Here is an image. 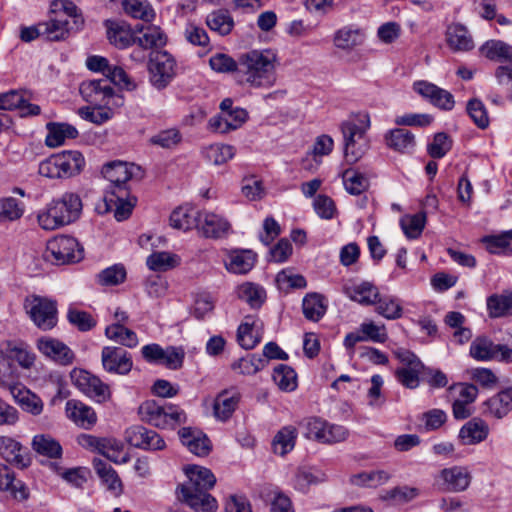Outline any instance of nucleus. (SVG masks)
I'll use <instances>...</instances> for the list:
<instances>
[{"instance_id":"obj_30","label":"nucleus","mask_w":512,"mask_h":512,"mask_svg":"<svg viewBox=\"0 0 512 512\" xmlns=\"http://www.w3.org/2000/svg\"><path fill=\"white\" fill-rule=\"evenodd\" d=\"M0 455L8 463L25 468L29 465V458L24 455L22 445L9 436H0Z\"/></svg>"},{"instance_id":"obj_28","label":"nucleus","mask_w":512,"mask_h":512,"mask_svg":"<svg viewBox=\"0 0 512 512\" xmlns=\"http://www.w3.org/2000/svg\"><path fill=\"white\" fill-rule=\"evenodd\" d=\"M181 443L190 452L197 456H205L209 453L210 441L200 430L192 427H183L178 431Z\"/></svg>"},{"instance_id":"obj_16","label":"nucleus","mask_w":512,"mask_h":512,"mask_svg":"<svg viewBox=\"0 0 512 512\" xmlns=\"http://www.w3.org/2000/svg\"><path fill=\"white\" fill-rule=\"evenodd\" d=\"M397 357L404 364L395 371L399 383L409 389H415L419 385V374L423 368L421 361L407 350L397 352Z\"/></svg>"},{"instance_id":"obj_23","label":"nucleus","mask_w":512,"mask_h":512,"mask_svg":"<svg viewBox=\"0 0 512 512\" xmlns=\"http://www.w3.org/2000/svg\"><path fill=\"white\" fill-rule=\"evenodd\" d=\"M450 389H458V397L452 404L453 416L459 420L470 417L472 414L470 405L478 396L477 387L473 384H459Z\"/></svg>"},{"instance_id":"obj_27","label":"nucleus","mask_w":512,"mask_h":512,"mask_svg":"<svg viewBox=\"0 0 512 512\" xmlns=\"http://www.w3.org/2000/svg\"><path fill=\"white\" fill-rule=\"evenodd\" d=\"M167 37L160 27L150 25H137L134 33L133 43L144 49H155V51L166 44Z\"/></svg>"},{"instance_id":"obj_60","label":"nucleus","mask_w":512,"mask_h":512,"mask_svg":"<svg viewBox=\"0 0 512 512\" xmlns=\"http://www.w3.org/2000/svg\"><path fill=\"white\" fill-rule=\"evenodd\" d=\"M156 365H164L168 369L176 370L182 367L185 351L181 347L168 346L162 349V353Z\"/></svg>"},{"instance_id":"obj_58","label":"nucleus","mask_w":512,"mask_h":512,"mask_svg":"<svg viewBox=\"0 0 512 512\" xmlns=\"http://www.w3.org/2000/svg\"><path fill=\"white\" fill-rule=\"evenodd\" d=\"M275 384L284 391H293L297 387V375L295 371L284 364L274 368L272 375Z\"/></svg>"},{"instance_id":"obj_34","label":"nucleus","mask_w":512,"mask_h":512,"mask_svg":"<svg viewBox=\"0 0 512 512\" xmlns=\"http://www.w3.org/2000/svg\"><path fill=\"white\" fill-rule=\"evenodd\" d=\"M485 412L495 418H502L512 410V388L501 390L485 403Z\"/></svg>"},{"instance_id":"obj_36","label":"nucleus","mask_w":512,"mask_h":512,"mask_svg":"<svg viewBox=\"0 0 512 512\" xmlns=\"http://www.w3.org/2000/svg\"><path fill=\"white\" fill-rule=\"evenodd\" d=\"M446 42L453 51H469L474 43L468 30L461 24H452L446 31Z\"/></svg>"},{"instance_id":"obj_21","label":"nucleus","mask_w":512,"mask_h":512,"mask_svg":"<svg viewBox=\"0 0 512 512\" xmlns=\"http://www.w3.org/2000/svg\"><path fill=\"white\" fill-rule=\"evenodd\" d=\"M248 113L245 109L235 107L230 112H224L209 120V128L218 133H228L240 128L247 120Z\"/></svg>"},{"instance_id":"obj_42","label":"nucleus","mask_w":512,"mask_h":512,"mask_svg":"<svg viewBox=\"0 0 512 512\" xmlns=\"http://www.w3.org/2000/svg\"><path fill=\"white\" fill-rule=\"evenodd\" d=\"M237 297L245 301L251 308H259L266 299V291L258 284L245 282L236 289Z\"/></svg>"},{"instance_id":"obj_45","label":"nucleus","mask_w":512,"mask_h":512,"mask_svg":"<svg viewBox=\"0 0 512 512\" xmlns=\"http://www.w3.org/2000/svg\"><path fill=\"white\" fill-rule=\"evenodd\" d=\"M487 309L492 318L504 317L512 314V292L493 294L487 298Z\"/></svg>"},{"instance_id":"obj_56","label":"nucleus","mask_w":512,"mask_h":512,"mask_svg":"<svg viewBox=\"0 0 512 512\" xmlns=\"http://www.w3.org/2000/svg\"><path fill=\"white\" fill-rule=\"evenodd\" d=\"M376 312L388 320L399 319L403 314V308L398 298L392 296L378 297Z\"/></svg>"},{"instance_id":"obj_47","label":"nucleus","mask_w":512,"mask_h":512,"mask_svg":"<svg viewBox=\"0 0 512 512\" xmlns=\"http://www.w3.org/2000/svg\"><path fill=\"white\" fill-rule=\"evenodd\" d=\"M206 24L210 30L221 36H226L231 33L234 27V20L227 11L217 10L208 14Z\"/></svg>"},{"instance_id":"obj_38","label":"nucleus","mask_w":512,"mask_h":512,"mask_svg":"<svg viewBox=\"0 0 512 512\" xmlns=\"http://www.w3.org/2000/svg\"><path fill=\"white\" fill-rule=\"evenodd\" d=\"M297 435V429L294 426L288 425L282 427L272 440L273 452L280 456L291 452L295 447Z\"/></svg>"},{"instance_id":"obj_3","label":"nucleus","mask_w":512,"mask_h":512,"mask_svg":"<svg viewBox=\"0 0 512 512\" xmlns=\"http://www.w3.org/2000/svg\"><path fill=\"white\" fill-rule=\"evenodd\" d=\"M370 126V115L367 112L352 114L341 123L344 157L347 163H356L368 150L369 138L367 132Z\"/></svg>"},{"instance_id":"obj_59","label":"nucleus","mask_w":512,"mask_h":512,"mask_svg":"<svg viewBox=\"0 0 512 512\" xmlns=\"http://www.w3.org/2000/svg\"><path fill=\"white\" fill-rule=\"evenodd\" d=\"M425 223L426 214L423 212L414 215H406L400 220L405 235L410 239H416L421 235Z\"/></svg>"},{"instance_id":"obj_50","label":"nucleus","mask_w":512,"mask_h":512,"mask_svg":"<svg viewBox=\"0 0 512 512\" xmlns=\"http://www.w3.org/2000/svg\"><path fill=\"white\" fill-rule=\"evenodd\" d=\"M146 264L153 271H167L180 264V258L176 254L161 251L154 252L147 257Z\"/></svg>"},{"instance_id":"obj_25","label":"nucleus","mask_w":512,"mask_h":512,"mask_svg":"<svg viewBox=\"0 0 512 512\" xmlns=\"http://www.w3.org/2000/svg\"><path fill=\"white\" fill-rule=\"evenodd\" d=\"M68 419L83 429H90L97 421L93 408L75 399L68 400L65 405Z\"/></svg>"},{"instance_id":"obj_41","label":"nucleus","mask_w":512,"mask_h":512,"mask_svg":"<svg viewBox=\"0 0 512 512\" xmlns=\"http://www.w3.org/2000/svg\"><path fill=\"white\" fill-rule=\"evenodd\" d=\"M33 450L42 456L48 458H60L62 455V447L60 443L48 434H38L32 439Z\"/></svg>"},{"instance_id":"obj_24","label":"nucleus","mask_w":512,"mask_h":512,"mask_svg":"<svg viewBox=\"0 0 512 512\" xmlns=\"http://www.w3.org/2000/svg\"><path fill=\"white\" fill-rule=\"evenodd\" d=\"M490 433L489 425L479 417L467 421L459 430L458 438L462 445L472 446L485 441Z\"/></svg>"},{"instance_id":"obj_18","label":"nucleus","mask_w":512,"mask_h":512,"mask_svg":"<svg viewBox=\"0 0 512 512\" xmlns=\"http://www.w3.org/2000/svg\"><path fill=\"white\" fill-rule=\"evenodd\" d=\"M36 347L43 356L61 365L73 362L74 353L58 339L47 336L40 337L36 342Z\"/></svg>"},{"instance_id":"obj_10","label":"nucleus","mask_w":512,"mask_h":512,"mask_svg":"<svg viewBox=\"0 0 512 512\" xmlns=\"http://www.w3.org/2000/svg\"><path fill=\"white\" fill-rule=\"evenodd\" d=\"M469 355L476 361L512 363V348L495 344L487 336H478L470 344Z\"/></svg>"},{"instance_id":"obj_44","label":"nucleus","mask_w":512,"mask_h":512,"mask_svg":"<svg viewBox=\"0 0 512 512\" xmlns=\"http://www.w3.org/2000/svg\"><path fill=\"white\" fill-rule=\"evenodd\" d=\"M43 36L51 41L63 40L69 33V22L67 18L58 14L55 18H51L47 22L40 23Z\"/></svg>"},{"instance_id":"obj_48","label":"nucleus","mask_w":512,"mask_h":512,"mask_svg":"<svg viewBox=\"0 0 512 512\" xmlns=\"http://www.w3.org/2000/svg\"><path fill=\"white\" fill-rule=\"evenodd\" d=\"M124 11L135 19L151 22L155 18V11L148 0H124Z\"/></svg>"},{"instance_id":"obj_64","label":"nucleus","mask_w":512,"mask_h":512,"mask_svg":"<svg viewBox=\"0 0 512 512\" xmlns=\"http://www.w3.org/2000/svg\"><path fill=\"white\" fill-rule=\"evenodd\" d=\"M24 209L13 197L0 199V222L15 221L23 215Z\"/></svg>"},{"instance_id":"obj_55","label":"nucleus","mask_w":512,"mask_h":512,"mask_svg":"<svg viewBox=\"0 0 512 512\" xmlns=\"http://www.w3.org/2000/svg\"><path fill=\"white\" fill-rule=\"evenodd\" d=\"M50 468L70 485L81 488L87 481L88 470L82 467L64 470L58 463L51 462Z\"/></svg>"},{"instance_id":"obj_53","label":"nucleus","mask_w":512,"mask_h":512,"mask_svg":"<svg viewBox=\"0 0 512 512\" xmlns=\"http://www.w3.org/2000/svg\"><path fill=\"white\" fill-rule=\"evenodd\" d=\"M389 479L390 475L388 472L376 470L352 475L350 481L353 485L359 487L375 488L385 484Z\"/></svg>"},{"instance_id":"obj_52","label":"nucleus","mask_w":512,"mask_h":512,"mask_svg":"<svg viewBox=\"0 0 512 512\" xmlns=\"http://www.w3.org/2000/svg\"><path fill=\"white\" fill-rule=\"evenodd\" d=\"M12 395L24 411L34 416L42 413L44 404L36 394L29 390H23L17 387L16 391H14V394Z\"/></svg>"},{"instance_id":"obj_35","label":"nucleus","mask_w":512,"mask_h":512,"mask_svg":"<svg viewBox=\"0 0 512 512\" xmlns=\"http://www.w3.org/2000/svg\"><path fill=\"white\" fill-rule=\"evenodd\" d=\"M363 41V32L352 26L342 27L335 32L333 37L335 47L343 51H352L357 46H360Z\"/></svg>"},{"instance_id":"obj_26","label":"nucleus","mask_w":512,"mask_h":512,"mask_svg":"<svg viewBox=\"0 0 512 512\" xmlns=\"http://www.w3.org/2000/svg\"><path fill=\"white\" fill-rule=\"evenodd\" d=\"M344 294L352 301L363 306L375 305L380 296L378 288L368 281L358 284H345L343 286Z\"/></svg>"},{"instance_id":"obj_32","label":"nucleus","mask_w":512,"mask_h":512,"mask_svg":"<svg viewBox=\"0 0 512 512\" xmlns=\"http://www.w3.org/2000/svg\"><path fill=\"white\" fill-rule=\"evenodd\" d=\"M45 144L56 148L65 143L67 139H75L78 136L77 129L68 123H48Z\"/></svg>"},{"instance_id":"obj_37","label":"nucleus","mask_w":512,"mask_h":512,"mask_svg":"<svg viewBox=\"0 0 512 512\" xmlns=\"http://www.w3.org/2000/svg\"><path fill=\"white\" fill-rule=\"evenodd\" d=\"M256 255L250 250L232 252L225 263L229 272L234 274H246L255 265Z\"/></svg>"},{"instance_id":"obj_29","label":"nucleus","mask_w":512,"mask_h":512,"mask_svg":"<svg viewBox=\"0 0 512 512\" xmlns=\"http://www.w3.org/2000/svg\"><path fill=\"white\" fill-rule=\"evenodd\" d=\"M240 398V393L234 388L221 391L214 400V416L220 421L228 420L236 410Z\"/></svg>"},{"instance_id":"obj_7","label":"nucleus","mask_w":512,"mask_h":512,"mask_svg":"<svg viewBox=\"0 0 512 512\" xmlns=\"http://www.w3.org/2000/svg\"><path fill=\"white\" fill-rule=\"evenodd\" d=\"M24 309L35 326L42 331H49L57 325V302L53 299L38 295L28 296L24 301Z\"/></svg>"},{"instance_id":"obj_19","label":"nucleus","mask_w":512,"mask_h":512,"mask_svg":"<svg viewBox=\"0 0 512 512\" xmlns=\"http://www.w3.org/2000/svg\"><path fill=\"white\" fill-rule=\"evenodd\" d=\"M138 170L134 164H128L122 161L107 163L102 168L103 176L110 182L107 190L119 191L120 188L128 189L126 184Z\"/></svg>"},{"instance_id":"obj_54","label":"nucleus","mask_w":512,"mask_h":512,"mask_svg":"<svg viewBox=\"0 0 512 512\" xmlns=\"http://www.w3.org/2000/svg\"><path fill=\"white\" fill-rule=\"evenodd\" d=\"M209 65L215 72L235 73L236 79H239L240 55L235 60L228 54L216 53L210 57Z\"/></svg>"},{"instance_id":"obj_9","label":"nucleus","mask_w":512,"mask_h":512,"mask_svg":"<svg viewBox=\"0 0 512 512\" xmlns=\"http://www.w3.org/2000/svg\"><path fill=\"white\" fill-rule=\"evenodd\" d=\"M45 257L57 265L82 259V249L71 236H57L47 242Z\"/></svg>"},{"instance_id":"obj_33","label":"nucleus","mask_w":512,"mask_h":512,"mask_svg":"<svg viewBox=\"0 0 512 512\" xmlns=\"http://www.w3.org/2000/svg\"><path fill=\"white\" fill-rule=\"evenodd\" d=\"M201 211L189 206H180L176 208L170 215V225L173 228L188 231L193 228L197 229L198 219Z\"/></svg>"},{"instance_id":"obj_39","label":"nucleus","mask_w":512,"mask_h":512,"mask_svg":"<svg viewBox=\"0 0 512 512\" xmlns=\"http://www.w3.org/2000/svg\"><path fill=\"white\" fill-rule=\"evenodd\" d=\"M480 52L489 60L512 63V46L501 40L486 41Z\"/></svg>"},{"instance_id":"obj_22","label":"nucleus","mask_w":512,"mask_h":512,"mask_svg":"<svg viewBox=\"0 0 512 512\" xmlns=\"http://www.w3.org/2000/svg\"><path fill=\"white\" fill-rule=\"evenodd\" d=\"M263 322L254 316H246L237 330V340L246 350L253 349L260 343L263 334Z\"/></svg>"},{"instance_id":"obj_17","label":"nucleus","mask_w":512,"mask_h":512,"mask_svg":"<svg viewBox=\"0 0 512 512\" xmlns=\"http://www.w3.org/2000/svg\"><path fill=\"white\" fill-rule=\"evenodd\" d=\"M79 90L86 102L97 107L108 104L109 99L114 95V90L107 79L84 81Z\"/></svg>"},{"instance_id":"obj_15","label":"nucleus","mask_w":512,"mask_h":512,"mask_svg":"<svg viewBox=\"0 0 512 512\" xmlns=\"http://www.w3.org/2000/svg\"><path fill=\"white\" fill-rule=\"evenodd\" d=\"M125 439L131 445L143 450H163L166 447L164 439L154 430L141 425L126 429Z\"/></svg>"},{"instance_id":"obj_8","label":"nucleus","mask_w":512,"mask_h":512,"mask_svg":"<svg viewBox=\"0 0 512 512\" xmlns=\"http://www.w3.org/2000/svg\"><path fill=\"white\" fill-rule=\"evenodd\" d=\"M177 64L167 51L156 50L149 55V80L153 87L164 89L176 76Z\"/></svg>"},{"instance_id":"obj_13","label":"nucleus","mask_w":512,"mask_h":512,"mask_svg":"<svg viewBox=\"0 0 512 512\" xmlns=\"http://www.w3.org/2000/svg\"><path fill=\"white\" fill-rule=\"evenodd\" d=\"M198 233L208 239H221L231 232L230 222L222 215L202 210L198 219Z\"/></svg>"},{"instance_id":"obj_4","label":"nucleus","mask_w":512,"mask_h":512,"mask_svg":"<svg viewBox=\"0 0 512 512\" xmlns=\"http://www.w3.org/2000/svg\"><path fill=\"white\" fill-rule=\"evenodd\" d=\"M82 211V201L78 194L66 192L53 199L38 214V223L44 230H55L77 220Z\"/></svg>"},{"instance_id":"obj_57","label":"nucleus","mask_w":512,"mask_h":512,"mask_svg":"<svg viewBox=\"0 0 512 512\" xmlns=\"http://www.w3.org/2000/svg\"><path fill=\"white\" fill-rule=\"evenodd\" d=\"M266 365L267 360L265 358L251 354L233 363L232 369L243 375H254L264 369Z\"/></svg>"},{"instance_id":"obj_46","label":"nucleus","mask_w":512,"mask_h":512,"mask_svg":"<svg viewBox=\"0 0 512 512\" xmlns=\"http://www.w3.org/2000/svg\"><path fill=\"white\" fill-rule=\"evenodd\" d=\"M326 309L324 298L318 293L307 294L302 301L303 314L310 321H319L325 314Z\"/></svg>"},{"instance_id":"obj_61","label":"nucleus","mask_w":512,"mask_h":512,"mask_svg":"<svg viewBox=\"0 0 512 512\" xmlns=\"http://www.w3.org/2000/svg\"><path fill=\"white\" fill-rule=\"evenodd\" d=\"M345 189L352 195H360L368 187L367 178L361 173L347 169L342 174Z\"/></svg>"},{"instance_id":"obj_20","label":"nucleus","mask_w":512,"mask_h":512,"mask_svg":"<svg viewBox=\"0 0 512 512\" xmlns=\"http://www.w3.org/2000/svg\"><path fill=\"white\" fill-rule=\"evenodd\" d=\"M128 196V189L107 190L104 196L105 211L113 212L117 221L126 220L133 209V203L128 200Z\"/></svg>"},{"instance_id":"obj_5","label":"nucleus","mask_w":512,"mask_h":512,"mask_svg":"<svg viewBox=\"0 0 512 512\" xmlns=\"http://www.w3.org/2000/svg\"><path fill=\"white\" fill-rule=\"evenodd\" d=\"M141 419L159 429H175L186 423L187 415L183 409L173 404H160L155 400H146L138 408Z\"/></svg>"},{"instance_id":"obj_62","label":"nucleus","mask_w":512,"mask_h":512,"mask_svg":"<svg viewBox=\"0 0 512 512\" xmlns=\"http://www.w3.org/2000/svg\"><path fill=\"white\" fill-rule=\"evenodd\" d=\"M8 351L22 368L29 369L35 363L36 355L23 342L9 344Z\"/></svg>"},{"instance_id":"obj_40","label":"nucleus","mask_w":512,"mask_h":512,"mask_svg":"<svg viewBox=\"0 0 512 512\" xmlns=\"http://www.w3.org/2000/svg\"><path fill=\"white\" fill-rule=\"evenodd\" d=\"M105 336L122 346L135 348L139 344L137 334L125 325L110 324L105 328Z\"/></svg>"},{"instance_id":"obj_63","label":"nucleus","mask_w":512,"mask_h":512,"mask_svg":"<svg viewBox=\"0 0 512 512\" xmlns=\"http://www.w3.org/2000/svg\"><path fill=\"white\" fill-rule=\"evenodd\" d=\"M326 421L318 417H308L299 423L303 436L307 439L321 442Z\"/></svg>"},{"instance_id":"obj_49","label":"nucleus","mask_w":512,"mask_h":512,"mask_svg":"<svg viewBox=\"0 0 512 512\" xmlns=\"http://www.w3.org/2000/svg\"><path fill=\"white\" fill-rule=\"evenodd\" d=\"M204 157L214 165H222L231 160L235 155L232 145L215 143L203 149Z\"/></svg>"},{"instance_id":"obj_1","label":"nucleus","mask_w":512,"mask_h":512,"mask_svg":"<svg viewBox=\"0 0 512 512\" xmlns=\"http://www.w3.org/2000/svg\"><path fill=\"white\" fill-rule=\"evenodd\" d=\"M279 58L272 49H252L240 54L238 83L252 89H270L277 81Z\"/></svg>"},{"instance_id":"obj_11","label":"nucleus","mask_w":512,"mask_h":512,"mask_svg":"<svg viewBox=\"0 0 512 512\" xmlns=\"http://www.w3.org/2000/svg\"><path fill=\"white\" fill-rule=\"evenodd\" d=\"M472 479L473 476L469 467L452 465L441 469L435 480L441 490L450 493H461L470 487Z\"/></svg>"},{"instance_id":"obj_31","label":"nucleus","mask_w":512,"mask_h":512,"mask_svg":"<svg viewBox=\"0 0 512 512\" xmlns=\"http://www.w3.org/2000/svg\"><path fill=\"white\" fill-rule=\"evenodd\" d=\"M386 145L399 153H412L416 146L415 136L404 128H395L385 135Z\"/></svg>"},{"instance_id":"obj_14","label":"nucleus","mask_w":512,"mask_h":512,"mask_svg":"<svg viewBox=\"0 0 512 512\" xmlns=\"http://www.w3.org/2000/svg\"><path fill=\"white\" fill-rule=\"evenodd\" d=\"M101 362L103 369L110 374L127 375L133 368L131 354L115 346L103 347Z\"/></svg>"},{"instance_id":"obj_43","label":"nucleus","mask_w":512,"mask_h":512,"mask_svg":"<svg viewBox=\"0 0 512 512\" xmlns=\"http://www.w3.org/2000/svg\"><path fill=\"white\" fill-rule=\"evenodd\" d=\"M93 467L97 475L101 478L102 482L107 488L119 494L122 491V483L113 467L102 459H94Z\"/></svg>"},{"instance_id":"obj_2","label":"nucleus","mask_w":512,"mask_h":512,"mask_svg":"<svg viewBox=\"0 0 512 512\" xmlns=\"http://www.w3.org/2000/svg\"><path fill=\"white\" fill-rule=\"evenodd\" d=\"M184 471L188 480L178 486V500L195 510L216 511L217 501L208 493L216 482L213 473L209 469L197 465L187 466Z\"/></svg>"},{"instance_id":"obj_51","label":"nucleus","mask_w":512,"mask_h":512,"mask_svg":"<svg viewBox=\"0 0 512 512\" xmlns=\"http://www.w3.org/2000/svg\"><path fill=\"white\" fill-rule=\"evenodd\" d=\"M483 242L492 254H512V230L499 235L486 236L483 238Z\"/></svg>"},{"instance_id":"obj_12","label":"nucleus","mask_w":512,"mask_h":512,"mask_svg":"<svg viewBox=\"0 0 512 512\" xmlns=\"http://www.w3.org/2000/svg\"><path fill=\"white\" fill-rule=\"evenodd\" d=\"M71 379L83 394L98 403H104L111 398L109 385L88 371L75 369L71 373Z\"/></svg>"},{"instance_id":"obj_6","label":"nucleus","mask_w":512,"mask_h":512,"mask_svg":"<svg viewBox=\"0 0 512 512\" xmlns=\"http://www.w3.org/2000/svg\"><path fill=\"white\" fill-rule=\"evenodd\" d=\"M84 165V157L79 151H63L40 162L38 173L49 179L69 178L78 174Z\"/></svg>"}]
</instances>
